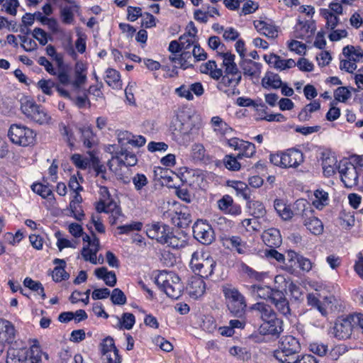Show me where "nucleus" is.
I'll return each mask as SVG.
<instances>
[{
	"instance_id": "f257e3e1",
	"label": "nucleus",
	"mask_w": 363,
	"mask_h": 363,
	"mask_svg": "<svg viewBox=\"0 0 363 363\" xmlns=\"http://www.w3.org/2000/svg\"><path fill=\"white\" fill-rule=\"evenodd\" d=\"M218 55L223 58V66L225 68L224 75L218 84V89L231 96L235 94V89L240 84L242 74L235 62V55L230 52H218Z\"/></svg>"
},
{
	"instance_id": "f03ea898",
	"label": "nucleus",
	"mask_w": 363,
	"mask_h": 363,
	"mask_svg": "<svg viewBox=\"0 0 363 363\" xmlns=\"http://www.w3.org/2000/svg\"><path fill=\"white\" fill-rule=\"evenodd\" d=\"M295 213L312 234L318 235L323 233L322 221L313 216V210L306 200L299 199L295 202Z\"/></svg>"
},
{
	"instance_id": "7ed1b4c3",
	"label": "nucleus",
	"mask_w": 363,
	"mask_h": 363,
	"mask_svg": "<svg viewBox=\"0 0 363 363\" xmlns=\"http://www.w3.org/2000/svg\"><path fill=\"white\" fill-rule=\"evenodd\" d=\"M301 350L299 341L291 335H287L281 338L278 349L274 351V357L280 363H291L294 362L295 357Z\"/></svg>"
},
{
	"instance_id": "20e7f679",
	"label": "nucleus",
	"mask_w": 363,
	"mask_h": 363,
	"mask_svg": "<svg viewBox=\"0 0 363 363\" xmlns=\"http://www.w3.org/2000/svg\"><path fill=\"white\" fill-rule=\"evenodd\" d=\"M157 285L170 298L177 299L182 293L180 278L173 272H161L156 278Z\"/></svg>"
},
{
	"instance_id": "39448f33",
	"label": "nucleus",
	"mask_w": 363,
	"mask_h": 363,
	"mask_svg": "<svg viewBox=\"0 0 363 363\" xmlns=\"http://www.w3.org/2000/svg\"><path fill=\"white\" fill-rule=\"evenodd\" d=\"M269 160L274 165L281 168H297L303 162L304 157L301 150L291 148L271 154Z\"/></svg>"
},
{
	"instance_id": "423d86ee",
	"label": "nucleus",
	"mask_w": 363,
	"mask_h": 363,
	"mask_svg": "<svg viewBox=\"0 0 363 363\" xmlns=\"http://www.w3.org/2000/svg\"><path fill=\"white\" fill-rule=\"evenodd\" d=\"M223 293L230 312L238 318L242 317L247 307L244 296L236 288L230 286H224Z\"/></svg>"
},
{
	"instance_id": "0eeeda50",
	"label": "nucleus",
	"mask_w": 363,
	"mask_h": 363,
	"mask_svg": "<svg viewBox=\"0 0 363 363\" xmlns=\"http://www.w3.org/2000/svg\"><path fill=\"white\" fill-rule=\"evenodd\" d=\"M216 265V261L208 253L200 254L199 252H195L191 255L190 266L200 277L208 278L211 276Z\"/></svg>"
},
{
	"instance_id": "6e6552de",
	"label": "nucleus",
	"mask_w": 363,
	"mask_h": 363,
	"mask_svg": "<svg viewBox=\"0 0 363 363\" xmlns=\"http://www.w3.org/2000/svg\"><path fill=\"white\" fill-rule=\"evenodd\" d=\"M21 110L28 119L40 125L48 124L51 120V116L45 109L32 99H23Z\"/></svg>"
},
{
	"instance_id": "1a4fd4ad",
	"label": "nucleus",
	"mask_w": 363,
	"mask_h": 363,
	"mask_svg": "<svg viewBox=\"0 0 363 363\" xmlns=\"http://www.w3.org/2000/svg\"><path fill=\"white\" fill-rule=\"evenodd\" d=\"M41 356L42 352L38 347L32 348L29 358L26 349L10 347L7 352L6 363H41Z\"/></svg>"
},
{
	"instance_id": "9d476101",
	"label": "nucleus",
	"mask_w": 363,
	"mask_h": 363,
	"mask_svg": "<svg viewBox=\"0 0 363 363\" xmlns=\"http://www.w3.org/2000/svg\"><path fill=\"white\" fill-rule=\"evenodd\" d=\"M8 136L13 143L26 147L33 144L36 135L26 126L13 124L9 128Z\"/></svg>"
},
{
	"instance_id": "9b49d317",
	"label": "nucleus",
	"mask_w": 363,
	"mask_h": 363,
	"mask_svg": "<svg viewBox=\"0 0 363 363\" xmlns=\"http://www.w3.org/2000/svg\"><path fill=\"white\" fill-rule=\"evenodd\" d=\"M338 172L340 174L341 181L346 188H352L358 184V169L353 164L347 161H340L338 164Z\"/></svg>"
},
{
	"instance_id": "f8f14e48",
	"label": "nucleus",
	"mask_w": 363,
	"mask_h": 363,
	"mask_svg": "<svg viewBox=\"0 0 363 363\" xmlns=\"http://www.w3.org/2000/svg\"><path fill=\"white\" fill-rule=\"evenodd\" d=\"M354 328L350 316L345 318H339L334 326L330 328V334L338 340H346L350 337Z\"/></svg>"
},
{
	"instance_id": "ddd939ff",
	"label": "nucleus",
	"mask_w": 363,
	"mask_h": 363,
	"mask_svg": "<svg viewBox=\"0 0 363 363\" xmlns=\"http://www.w3.org/2000/svg\"><path fill=\"white\" fill-rule=\"evenodd\" d=\"M193 233L194 237L203 245H209L215 239L212 227L208 223L202 220H199L194 223Z\"/></svg>"
},
{
	"instance_id": "4468645a",
	"label": "nucleus",
	"mask_w": 363,
	"mask_h": 363,
	"mask_svg": "<svg viewBox=\"0 0 363 363\" xmlns=\"http://www.w3.org/2000/svg\"><path fill=\"white\" fill-rule=\"evenodd\" d=\"M171 230L169 225L162 223H155L147 226L146 234L150 238L155 239L163 245Z\"/></svg>"
},
{
	"instance_id": "2eb2a0df",
	"label": "nucleus",
	"mask_w": 363,
	"mask_h": 363,
	"mask_svg": "<svg viewBox=\"0 0 363 363\" xmlns=\"http://www.w3.org/2000/svg\"><path fill=\"white\" fill-rule=\"evenodd\" d=\"M16 337V330L13 325L9 320L0 319V355L5 349L6 343L13 342Z\"/></svg>"
},
{
	"instance_id": "dca6fc26",
	"label": "nucleus",
	"mask_w": 363,
	"mask_h": 363,
	"mask_svg": "<svg viewBox=\"0 0 363 363\" xmlns=\"http://www.w3.org/2000/svg\"><path fill=\"white\" fill-rule=\"evenodd\" d=\"M259 330L264 335H271L277 337L283 332V321L279 318L266 321L260 325Z\"/></svg>"
},
{
	"instance_id": "f3484780",
	"label": "nucleus",
	"mask_w": 363,
	"mask_h": 363,
	"mask_svg": "<svg viewBox=\"0 0 363 363\" xmlns=\"http://www.w3.org/2000/svg\"><path fill=\"white\" fill-rule=\"evenodd\" d=\"M206 288V283L202 277H192L188 286L189 296L194 299H197L204 294Z\"/></svg>"
},
{
	"instance_id": "a211bd4d",
	"label": "nucleus",
	"mask_w": 363,
	"mask_h": 363,
	"mask_svg": "<svg viewBox=\"0 0 363 363\" xmlns=\"http://www.w3.org/2000/svg\"><path fill=\"white\" fill-rule=\"evenodd\" d=\"M218 206L220 211L233 216L241 213V208L233 202V198L229 195H224L218 201Z\"/></svg>"
},
{
	"instance_id": "6ab92c4d",
	"label": "nucleus",
	"mask_w": 363,
	"mask_h": 363,
	"mask_svg": "<svg viewBox=\"0 0 363 363\" xmlns=\"http://www.w3.org/2000/svg\"><path fill=\"white\" fill-rule=\"evenodd\" d=\"M262 238L265 245L271 248L279 247L282 241L279 230L274 228L264 230Z\"/></svg>"
},
{
	"instance_id": "aec40b11",
	"label": "nucleus",
	"mask_w": 363,
	"mask_h": 363,
	"mask_svg": "<svg viewBox=\"0 0 363 363\" xmlns=\"http://www.w3.org/2000/svg\"><path fill=\"white\" fill-rule=\"evenodd\" d=\"M274 208L277 214L284 220H289L294 216H296L295 203L292 210L290 206L287 205L283 199H276L274 201Z\"/></svg>"
},
{
	"instance_id": "412c9836",
	"label": "nucleus",
	"mask_w": 363,
	"mask_h": 363,
	"mask_svg": "<svg viewBox=\"0 0 363 363\" xmlns=\"http://www.w3.org/2000/svg\"><path fill=\"white\" fill-rule=\"evenodd\" d=\"M111 159L117 160L119 164L130 167L135 166L138 162L137 157L133 152L123 148L119 152H116Z\"/></svg>"
},
{
	"instance_id": "4be33fe9",
	"label": "nucleus",
	"mask_w": 363,
	"mask_h": 363,
	"mask_svg": "<svg viewBox=\"0 0 363 363\" xmlns=\"http://www.w3.org/2000/svg\"><path fill=\"white\" fill-rule=\"evenodd\" d=\"M271 303L274 305L277 310L283 315L287 316L291 314L289 301L281 289L275 292L274 299Z\"/></svg>"
},
{
	"instance_id": "5701e85b",
	"label": "nucleus",
	"mask_w": 363,
	"mask_h": 363,
	"mask_svg": "<svg viewBox=\"0 0 363 363\" xmlns=\"http://www.w3.org/2000/svg\"><path fill=\"white\" fill-rule=\"evenodd\" d=\"M336 157L331 154L323 153L322 157V167L323 174L326 177L333 175L336 169H338Z\"/></svg>"
},
{
	"instance_id": "b1692460",
	"label": "nucleus",
	"mask_w": 363,
	"mask_h": 363,
	"mask_svg": "<svg viewBox=\"0 0 363 363\" xmlns=\"http://www.w3.org/2000/svg\"><path fill=\"white\" fill-rule=\"evenodd\" d=\"M314 30L313 24H310L307 21H299L295 26L294 36L296 38L306 39L313 35Z\"/></svg>"
},
{
	"instance_id": "393cba45",
	"label": "nucleus",
	"mask_w": 363,
	"mask_h": 363,
	"mask_svg": "<svg viewBox=\"0 0 363 363\" xmlns=\"http://www.w3.org/2000/svg\"><path fill=\"white\" fill-rule=\"evenodd\" d=\"M199 69L201 73L209 74L214 79H220L223 74V70L217 67V64L214 60H208L201 64Z\"/></svg>"
},
{
	"instance_id": "a878e982",
	"label": "nucleus",
	"mask_w": 363,
	"mask_h": 363,
	"mask_svg": "<svg viewBox=\"0 0 363 363\" xmlns=\"http://www.w3.org/2000/svg\"><path fill=\"white\" fill-rule=\"evenodd\" d=\"M86 66L82 62H77L74 66V79L72 86L74 89H79L86 81Z\"/></svg>"
},
{
	"instance_id": "bb28decb",
	"label": "nucleus",
	"mask_w": 363,
	"mask_h": 363,
	"mask_svg": "<svg viewBox=\"0 0 363 363\" xmlns=\"http://www.w3.org/2000/svg\"><path fill=\"white\" fill-rule=\"evenodd\" d=\"M279 291V289H272L267 286L253 285L252 291L254 296L260 298L273 301L275 292Z\"/></svg>"
},
{
	"instance_id": "cd10ccee",
	"label": "nucleus",
	"mask_w": 363,
	"mask_h": 363,
	"mask_svg": "<svg viewBox=\"0 0 363 363\" xmlns=\"http://www.w3.org/2000/svg\"><path fill=\"white\" fill-rule=\"evenodd\" d=\"M94 274L98 279L104 280L108 286L113 287L116 284L117 279L115 272L108 271L106 267H102L96 269Z\"/></svg>"
},
{
	"instance_id": "c85d7f7f",
	"label": "nucleus",
	"mask_w": 363,
	"mask_h": 363,
	"mask_svg": "<svg viewBox=\"0 0 363 363\" xmlns=\"http://www.w3.org/2000/svg\"><path fill=\"white\" fill-rule=\"evenodd\" d=\"M282 85V81L277 74L271 72L265 73L264 77L262 79V86L266 89H279Z\"/></svg>"
},
{
	"instance_id": "c756f323",
	"label": "nucleus",
	"mask_w": 363,
	"mask_h": 363,
	"mask_svg": "<svg viewBox=\"0 0 363 363\" xmlns=\"http://www.w3.org/2000/svg\"><path fill=\"white\" fill-rule=\"evenodd\" d=\"M240 67L243 70L244 75L255 77L261 73V64L251 60H243Z\"/></svg>"
},
{
	"instance_id": "7c9ffc66",
	"label": "nucleus",
	"mask_w": 363,
	"mask_h": 363,
	"mask_svg": "<svg viewBox=\"0 0 363 363\" xmlns=\"http://www.w3.org/2000/svg\"><path fill=\"white\" fill-rule=\"evenodd\" d=\"M191 158L194 162H203L208 160V155L203 144L197 143L191 145Z\"/></svg>"
},
{
	"instance_id": "2f4dec72",
	"label": "nucleus",
	"mask_w": 363,
	"mask_h": 363,
	"mask_svg": "<svg viewBox=\"0 0 363 363\" xmlns=\"http://www.w3.org/2000/svg\"><path fill=\"white\" fill-rule=\"evenodd\" d=\"M342 55L345 58L352 60L355 63L363 60V50L359 47L347 45L343 48Z\"/></svg>"
},
{
	"instance_id": "473e14b6",
	"label": "nucleus",
	"mask_w": 363,
	"mask_h": 363,
	"mask_svg": "<svg viewBox=\"0 0 363 363\" xmlns=\"http://www.w3.org/2000/svg\"><path fill=\"white\" fill-rule=\"evenodd\" d=\"M254 308L257 310L259 314L260 317L265 323L268 320H273L277 319V314L273 311V309L268 305H266L263 303H257L255 305Z\"/></svg>"
},
{
	"instance_id": "72a5a7b5",
	"label": "nucleus",
	"mask_w": 363,
	"mask_h": 363,
	"mask_svg": "<svg viewBox=\"0 0 363 363\" xmlns=\"http://www.w3.org/2000/svg\"><path fill=\"white\" fill-rule=\"evenodd\" d=\"M254 26L259 33L268 38H274L277 36V29L263 21H255Z\"/></svg>"
},
{
	"instance_id": "f704fd0d",
	"label": "nucleus",
	"mask_w": 363,
	"mask_h": 363,
	"mask_svg": "<svg viewBox=\"0 0 363 363\" xmlns=\"http://www.w3.org/2000/svg\"><path fill=\"white\" fill-rule=\"evenodd\" d=\"M223 245L228 248H234L239 254L245 252V243L239 236L224 237Z\"/></svg>"
},
{
	"instance_id": "c9c22d12",
	"label": "nucleus",
	"mask_w": 363,
	"mask_h": 363,
	"mask_svg": "<svg viewBox=\"0 0 363 363\" xmlns=\"http://www.w3.org/2000/svg\"><path fill=\"white\" fill-rule=\"evenodd\" d=\"M105 81L113 89H119L122 88L120 74L116 69L109 68L106 70Z\"/></svg>"
},
{
	"instance_id": "e433bc0d",
	"label": "nucleus",
	"mask_w": 363,
	"mask_h": 363,
	"mask_svg": "<svg viewBox=\"0 0 363 363\" xmlns=\"http://www.w3.org/2000/svg\"><path fill=\"white\" fill-rule=\"evenodd\" d=\"M320 108V104L318 101L314 100L313 102L307 104L298 113V118L300 121H307L311 118V114Z\"/></svg>"
},
{
	"instance_id": "4c0bfd02",
	"label": "nucleus",
	"mask_w": 363,
	"mask_h": 363,
	"mask_svg": "<svg viewBox=\"0 0 363 363\" xmlns=\"http://www.w3.org/2000/svg\"><path fill=\"white\" fill-rule=\"evenodd\" d=\"M211 123L213 130L218 134L225 135L232 131V128L220 116L212 117Z\"/></svg>"
},
{
	"instance_id": "58836bf2",
	"label": "nucleus",
	"mask_w": 363,
	"mask_h": 363,
	"mask_svg": "<svg viewBox=\"0 0 363 363\" xmlns=\"http://www.w3.org/2000/svg\"><path fill=\"white\" fill-rule=\"evenodd\" d=\"M232 186L237 192L238 196H242L245 200L250 199L251 191L247 185L241 181H232Z\"/></svg>"
},
{
	"instance_id": "ea45409f",
	"label": "nucleus",
	"mask_w": 363,
	"mask_h": 363,
	"mask_svg": "<svg viewBox=\"0 0 363 363\" xmlns=\"http://www.w3.org/2000/svg\"><path fill=\"white\" fill-rule=\"evenodd\" d=\"M250 213L255 218H262L266 214L264 204L259 201H247Z\"/></svg>"
},
{
	"instance_id": "a19ab883",
	"label": "nucleus",
	"mask_w": 363,
	"mask_h": 363,
	"mask_svg": "<svg viewBox=\"0 0 363 363\" xmlns=\"http://www.w3.org/2000/svg\"><path fill=\"white\" fill-rule=\"evenodd\" d=\"M116 319L118 325L126 330L131 329L135 323V315L130 313H124L121 318L116 317Z\"/></svg>"
},
{
	"instance_id": "79ce46f5",
	"label": "nucleus",
	"mask_w": 363,
	"mask_h": 363,
	"mask_svg": "<svg viewBox=\"0 0 363 363\" xmlns=\"http://www.w3.org/2000/svg\"><path fill=\"white\" fill-rule=\"evenodd\" d=\"M264 60L267 62L270 66L274 67V68L279 70H284V60L281 59L279 55L275 54L265 55L264 56Z\"/></svg>"
},
{
	"instance_id": "37998d69",
	"label": "nucleus",
	"mask_w": 363,
	"mask_h": 363,
	"mask_svg": "<svg viewBox=\"0 0 363 363\" xmlns=\"http://www.w3.org/2000/svg\"><path fill=\"white\" fill-rule=\"evenodd\" d=\"M23 284L26 287L30 289L33 291H36L39 295L41 296L43 299L46 298V295L44 292V288L40 281H35L31 278L26 277L24 279Z\"/></svg>"
},
{
	"instance_id": "c03bdc74",
	"label": "nucleus",
	"mask_w": 363,
	"mask_h": 363,
	"mask_svg": "<svg viewBox=\"0 0 363 363\" xmlns=\"http://www.w3.org/2000/svg\"><path fill=\"white\" fill-rule=\"evenodd\" d=\"M320 14L326 21L327 28L333 30L338 23V17L328 9H322Z\"/></svg>"
},
{
	"instance_id": "a18cd8bd",
	"label": "nucleus",
	"mask_w": 363,
	"mask_h": 363,
	"mask_svg": "<svg viewBox=\"0 0 363 363\" xmlns=\"http://www.w3.org/2000/svg\"><path fill=\"white\" fill-rule=\"evenodd\" d=\"M163 245H167L172 248L183 247L186 245V241L178 236L175 235L172 231H170Z\"/></svg>"
},
{
	"instance_id": "49530a36",
	"label": "nucleus",
	"mask_w": 363,
	"mask_h": 363,
	"mask_svg": "<svg viewBox=\"0 0 363 363\" xmlns=\"http://www.w3.org/2000/svg\"><path fill=\"white\" fill-rule=\"evenodd\" d=\"M184 51L179 55L178 67L186 69V68L193 65V62H195L194 59L192 58L190 52Z\"/></svg>"
},
{
	"instance_id": "de8ad7c7",
	"label": "nucleus",
	"mask_w": 363,
	"mask_h": 363,
	"mask_svg": "<svg viewBox=\"0 0 363 363\" xmlns=\"http://www.w3.org/2000/svg\"><path fill=\"white\" fill-rule=\"evenodd\" d=\"M240 153L238 155V158L252 157L256 152L255 145L250 142L244 141L242 146L240 148Z\"/></svg>"
},
{
	"instance_id": "09e8293b",
	"label": "nucleus",
	"mask_w": 363,
	"mask_h": 363,
	"mask_svg": "<svg viewBox=\"0 0 363 363\" xmlns=\"http://www.w3.org/2000/svg\"><path fill=\"white\" fill-rule=\"evenodd\" d=\"M82 133V140L84 145L88 148H91L94 143V134L89 128H80Z\"/></svg>"
},
{
	"instance_id": "8fccbe9b",
	"label": "nucleus",
	"mask_w": 363,
	"mask_h": 363,
	"mask_svg": "<svg viewBox=\"0 0 363 363\" xmlns=\"http://www.w3.org/2000/svg\"><path fill=\"white\" fill-rule=\"evenodd\" d=\"M31 189L35 193L40 195L43 199H49L50 196L53 195L49 186L40 183L33 184L31 186Z\"/></svg>"
},
{
	"instance_id": "3c124183",
	"label": "nucleus",
	"mask_w": 363,
	"mask_h": 363,
	"mask_svg": "<svg viewBox=\"0 0 363 363\" xmlns=\"http://www.w3.org/2000/svg\"><path fill=\"white\" fill-rule=\"evenodd\" d=\"M132 182L135 189L139 193H141L148 184L147 178L143 174H136L134 175L132 178Z\"/></svg>"
},
{
	"instance_id": "603ef678",
	"label": "nucleus",
	"mask_w": 363,
	"mask_h": 363,
	"mask_svg": "<svg viewBox=\"0 0 363 363\" xmlns=\"http://www.w3.org/2000/svg\"><path fill=\"white\" fill-rule=\"evenodd\" d=\"M315 199L313 201L317 208H322L327 204L328 194L323 190H316L314 193Z\"/></svg>"
},
{
	"instance_id": "864d4df0",
	"label": "nucleus",
	"mask_w": 363,
	"mask_h": 363,
	"mask_svg": "<svg viewBox=\"0 0 363 363\" xmlns=\"http://www.w3.org/2000/svg\"><path fill=\"white\" fill-rule=\"evenodd\" d=\"M300 257L301 256L294 251H289L287 252L284 264L288 271L292 272L294 270V267L298 264V259H299Z\"/></svg>"
},
{
	"instance_id": "5fc2aeb1",
	"label": "nucleus",
	"mask_w": 363,
	"mask_h": 363,
	"mask_svg": "<svg viewBox=\"0 0 363 363\" xmlns=\"http://www.w3.org/2000/svg\"><path fill=\"white\" fill-rule=\"evenodd\" d=\"M176 213L178 216L177 219H179V223H177L178 227L185 228L191 222V216L186 208H184L179 212Z\"/></svg>"
},
{
	"instance_id": "6e6d98bb",
	"label": "nucleus",
	"mask_w": 363,
	"mask_h": 363,
	"mask_svg": "<svg viewBox=\"0 0 363 363\" xmlns=\"http://www.w3.org/2000/svg\"><path fill=\"white\" fill-rule=\"evenodd\" d=\"M32 35L34 38H35L40 45H45L48 40H51V37H49L48 34L40 28H35L33 29L32 32Z\"/></svg>"
},
{
	"instance_id": "4d7b16f0",
	"label": "nucleus",
	"mask_w": 363,
	"mask_h": 363,
	"mask_svg": "<svg viewBox=\"0 0 363 363\" xmlns=\"http://www.w3.org/2000/svg\"><path fill=\"white\" fill-rule=\"evenodd\" d=\"M111 300L113 304L124 305L126 303V296L120 289L116 288L112 291Z\"/></svg>"
},
{
	"instance_id": "13d9d810",
	"label": "nucleus",
	"mask_w": 363,
	"mask_h": 363,
	"mask_svg": "<svg viewBox=\"0 0 363 363\" xmlns=\"http://www.w3.org/2000/svg\"><path fill=\"white\" fill-rule=\"evenodd\" d=\"M242 269L243 272L249 278L256 280V281H262L264 279V278L265 277V274L264 272H257L246 264H243L242 266Z\"/></svg>"
},
{
	"instance_id": "bf43d9fd",
	"label": "nucleus",
	"mask_w": 363,
	"mask_h": 363,
	"mask_svg": "<svg viewBox=\"0 0 363 363\" xmlns=\"http://www.w3.org/2000/svg\"><path fill=\"white\" fill-rule=\"evenodd\" d=\"M237 157L226 155L223 160L225 167L232 171H238L240 169L241 164L238 162Z\"/></svg>"
},
{
	"instance_id": "052dcab7",
	"label": "nucleus",
	"mask_w": 363,
	"mask_h": 363,
	"mask_svg": "<svg viewBox=\"0 0 363 363\" xmlns=\"http://www.w3.org/2000/svg\"><path fill=\"white\" fill-rule=\"evenodd\" d=\"M102 359L104 363H121V358L118 354V350H112L105 352L102 355Z\"/></svg>"
},
{
	"instance_id": "680f3d73",
	"label": "nucleus",
	"mask_w": 363,
	"mask_h": 363,
	"mask_svg": "<svg viewBox=\"0 0 363 363\" xmlns=\"http://www.w3.org/2000/svg\"><path fill=\"white\" fill-rule=\"evenodd\" d=\"M309 350L313 353L323 357L325 356L328 352V345L320 342H313L309 345Z\"/></svg>"
},
{
	"instance_id": "e2e57ef3",
	"label": "nucleus",
	"mask_w": 363,
	"mask_h": 363,
	"mask_svg": "<svg viewBox=\"0 0 363 363\" xmlns=\"http://www.w3.org/2000/svg\"><path fill=\"white\" fill-rule=\"evenodd\" d=\"M4 3L3 4V9L5 11L15 16L17 13V8L19 6V2L18 0H4Z\"/></svg>"
},
{
	"instance_id": "0e129e2a",
	"label": "nucleus",
	"mask_w": 363,
	"mask_h": 363,
	"mask_svg": "<svg viewBox=\"0 0 363 363\" xmlns=\"http://www.w3.org/2000/svg\"><path fill=\"white\" fill-rule=\"evenodd\" d=\"M335 99L339 101L345 102L351 96V92L345 86L338 87L334 92Z\"/></svg>"
},
{
	"instance_id": "69168bd1",
	"label": "nucleus",
	"mask_w": 363,
	"mask_h": 363,
	"mask_svg": "<svg viewBox=\"0 0 363 363\" xmlns=\"http://www.w3.org/2000/svg\"><path fill=\"white\" fill-rule=\"evenodd\" d=\"M62 22L66 24H71L74 21L73 8L65 6L60 11Z\"/></svg>"
},
{
	"instance_id": "338daca9",
	"label": "nucleus",
	"mask_w": 363,
	"mask_h": 363,
	"mask_svg": "<svg viewBox=\"0 0 363 363\" xmlns=\"http://www.w3.org/2000/svg\"><path fill=\"white\" fill-rule=\"evenodd\" d=\"M347 351V347L345 345H338L334 347L329 352L328 357L332 360H337L339 357Z\"/></svg>"
},
{
	"instance_id": "774afa93",
	"label": "nucleus",
	"mask_w": 363,
	"mask_h": 363,
	"mask_svg": "<svg viewBox=\"0 0 363 363\" xmlns=\"http://www.w3.org/2000/svg\"><path fill=\"white\" fill-rule=\"evenodd\" d=\"M38 86L45 94L50 96L52 94V87L56 85L51 80L40 79L38 82Z\"/></svg>"
}]
</instances>
